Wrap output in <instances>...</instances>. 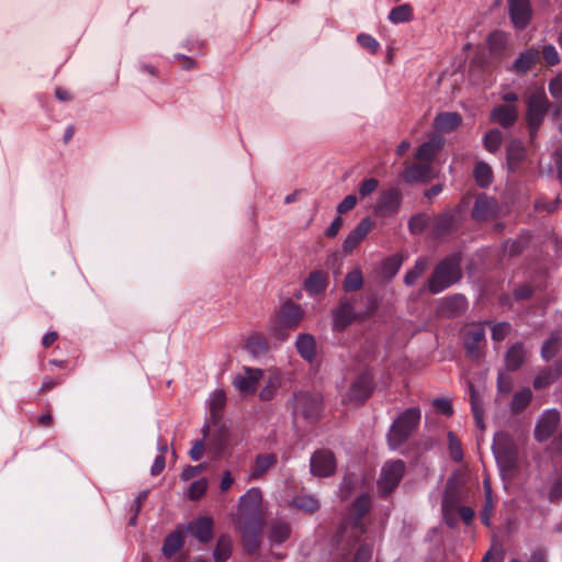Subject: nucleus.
<instances>
[{"label":"nucleus","mask_w":562,"mask_h":562,"mask_svg":"<svg viewBox=\"0 0 562 562\" xmlns=\"http://www.w3.org/2000/svg\"><path fill=\"white\" fill-rule=\"evenodd\" d=\"M261 505L262 493L258 487H250L238 501V512L243 519L240 531L248 552H255L260 543L263 526Z\"/></svg>","instance_id":"nucleus-1"},{"label":"nucleus","mask_w":562,"mask_h":562,"mask_svg":"<svg viewBox=\"0 0 562 562\" xmlns=\"http://www.w3.org/2000/svg\"><path fill=\"white\" fill-rule=\"evenodd\" d=\"M461 278L460 256L451 255L441 260L435 268L428 280L427 289L432 294H438L450 288Z\"/></svg>","instance_id":"nucleus-2"},{"label":"nucleus","mask_w":562,"mask_h":562,"mask_svg":"<svg viewBox=\"0 0 562 562\" xmlns=\"http://www.w3.org/2000/svg\"><path fill=\"white\" fill-rule=\"evenodd\" d=\"M419 419V408L411 407L394 420L387 434V443L392 450L398 449L412 436Z\"/></svg>","instance_id":"nucleus-3"},{"label":"nucleus","mask_w":562,"mask_h":562,"mask_svg":"<svg viewBox=\"0 0 562 562\" xmlns=\"http://www.w3.org/2000/svg\"><path fill=\"white\" fill-rule=\"evenodd\" d=\"M526 121L531 142L535 140L540 126L549 111L550 102L543 89L532 91L526 100Z\"/></svg>","instance_id":"nucleus-4"},{"label":"nucleus","mask_w":562,"mask_h":562,"mask_svg":"<svg viewBox=\"0 0 562 562\" xmlns=\"http://www.w3.org/2000/svg\"><path fill=\"white\" fill-rule=\"evenodd\" d=\"M323 409L322 397L316 393L300 392L294 395L293 411L295 416L316 419Z\"/></svg>","instance_id":"nucleus-5"},{"label":"nucleus","mask_w":562,"mask_h":562,"mask_svg":"<svg viewBox=\"0 0 562 562\" xmlns=\"http://www.w3.org/2000/svg\"><path fill=\"white\" fill-rule=\"evenodd\" d=\"M373 390V376L366 371L357 376L351 383L347 393L342 396V402L348 404H362Z\"/></svg>","instance_id":"nucleus-6"},{"label":"nucleus","mask_w":562,"mask_h":562,"mask_svg":"<svg viewBox=\"0 0 562 562\" xmlns=\"http://www.w3.org/2000/svg\"><path fill=\"white\" fill-rule=\"evenodd\" d=\"M405 472V463L402 460L387 461L381 469L379 488L384 493H391L401 482Z\"/></svg>","instance_id":"nucleus-7"},{"label":"nucleus","mask_w":562,"mask_h":562,"mask_svg":"<svg viewBox=\"0 0 562 562\" xmlns=\"http://www.w3.org/2000/svg\"><path fill=\"white\" fill-rule=\"evenodd\" d=\"M402 196L397 189L390 188L381 191L374 206V212L383 217L394 216L401 206Z\"/></svg>","instance_id":"nucleus-8"},{"label":"nucleus","mask_w":562,"mask_h":562,"mask_svg":"<svg viewBox=\"0 0 562 562\" xmlns=\"http://www.w3.org/2000/svg\"><path fill=\"white\" fill-rule=\"evenodd\" d=\"M508 14L514 26L519 30L526 29L532 18L530 0H507Z\"/></svg>","instance_id":"nucleus-9"},{"label":"nucleus","mask_w":562,"mask_h":562,"mask_svg":"<svg viewBox=\"0 0 562 562\" xmlns=\"http://www.w3.org/2000/svg\"><path fill=\"white\" fill-rule=\"evenodd\" d=\"M336 470V460L333 452L318 450L311 457V473L315 476L327 477Z\"/></svg>","instance_id":"nucleus-10"},{"label":"nucleus","mask_w":562,"mask_h":562,"mask_svg":"<svg viewBox=\"0 0 562 562\" xmlns=\"http://www.w3.org/2000/svg\"><path fill=\"white\" fill-rule=\"evenodd\" d=\"M263 371L258 368L245 367L243 372L237 373L233 379V385L241 393H254Z\"/></svg>","instance_id":"nucleus-11"},{"label":"nucleus","mask_w":562,"mask_h":562,"mask_svg":"<svg viewBox=\"0 0 562 562\" xmlns=\"http://www.w3.org/2000/svg\"><path fill=\"white\" fill-rule=\"evenodd\" d=\"M560 422V413L557 409H547L540 416L536 429L535 438L538 441H546L557 429Z\"/></svg>","instance_id":"nucleus-12"},{"label":"nucleus","mask_w":562,"mask_h":562,"mask_svg":"<svg viewBox=\"0 0 562 562\" xmlns=\"http://www.w3.org/2000/svg\"><path fill=\"white\" fill-rule=\"evenodd\" d=\"M498 213L497 201L487 196L486 194H480L476 196L473 209L472 217L476 221H487L494 218Z\"/></svg>","instance_id":"nucleus-13"},{"label":"nucleus","mask_w":562,"mask_h":562,"mask_svg":"<svg viewBox=\"0 0 562 562\" xmlns=\"http://www.w3.org/2000/svg\"><path fill=\"white\" fill-rule=\"evenodd\" d=\"M373 223L369 217L362 218L347 235L342 243L345 252H351L372 229Z\"/></svg>","instance_id":"nucleus-14"},{"label":"nucleus","mask_w":562,"mask_h":562,"mask_svg":"<svg viewBox=\"0 0 562 562\" xmlns=\"http://www.w3.org/2000/svg\"><path fill=\"white\" fill-rule=\"evenodd\" d=\"M443 139L439 134H431L428 140L419 145L415 158L431 165L437 153L441 149Z\"/></svg>","instance_id":"nucleus-15"},{"label":"nucleus","mask_w":562,"mask_h":562,"mask_svg":"<svg viewBox=\"0 0 562 562\" xmlns=\"http://www.w3.org/2000/svg\"><path fill=\"white\" fill-rule=\"evenodd\" d=\"M432 177V166L423 161L408 166L402 173L403 180L409 184L426 181Z\"/></svg>","instance_id":"nucleus-16"},{"label":"nucleus","mask_w":562,"mask_h":562,"mask_svg":"<svg viewBox=\"0 0 562 562\" xmlns=\"http://www.w3.org/2000/svg\"><path fill=\"white\" fill-rule=\"evenodd\" d=\"M355 318V308L352 304L347 301H340L338 307L333 312V327L335 330H344L351 324Z\"/></svg>","instance_id":"nucleus-17"},{"label":"nucleus","mask_w":562,"mask_h":562,"mask_svg":"<svg viewBox=\"0 0 562 562\" xmlns=\"http://www.w3.org/2000/svg\"><path fill=\"white\" fill-rule=\"evenodd\" d=\"M291 535L290 524L282 518L271 520L268 530V540L272 546H280L285 542Z\"/></svg>","instance_id":"nucleus-18"},{"label":"nucleus","mask_w":562,"mask_h":562,"mask_svg":"<svg viewBox=\"0 0 562 562\" xmlns=\"http://www.w3.org/2000/svg\"><path fill=\"white\" fill-rule=\"evenodd\" d=\"M187 530L199 541L209 542L213 537V521L210 517H200L191 521Z\"/></svg>","instance_id":"nucleus-19"},{"label":"nucleus","mask_w":562,"mask_h":562,"mask_svg":"<svg viewBox=\"0 0 562 562\" xmlns=\"http://www.w3.org/2000/svg\"><path fill=\"white\" fill-rule=\"evenodd\" d=\"M457 215L452 211H447L435 217L432 223V233L436 237H442L457 228Z\"/></svg>","instance_id":"nucleus-20"},{"label":"nucleus","mask_w":562,"mask_h":562,"mask_svg":"<svg viewBox=\"0 0 562 562\" xmlns=\"http://www.w3.org/2000/svg\"><path fill=\"white\" fill-rule=\"evenodd\" d=\"M328 285V274L322 270L313 271L304 280L303 289L310 296L318 295L325 292Z\"/></svg>","instance_id":"nucleus-21"},{"label":"nucleus","mask_w":562,"mask_h":562,"mask_svg":"<svg viewBox=\"0 0 562 562\" xmlns=\"http://www.w3.org/2000/svg\"><path fill=\"white\" fill-rule=\"evenodd\" d=\"M526 158V147L520 139H512L506 149L508 170L514 172Z\"/></svg>","instance_id":"nucleus-22"},{"label":"nucleus","mask_w":562,"mask_h":562,"mask_svg":"<svg viewBox=\"0 0 562 562\" xmlns=\"http://www.w3.org/2000/svg\"><path fill=\"white\" fill-rule=\"evenodd\" d=\"M485 330L482 327L469 329L464 337V347L468 357L477 359L480 357V344L484 341Z\"/></svg>","instance_id":"nucleus-23"},{"label":"nucleus","mask_w":562,"mask_h":562,"mask_svg":"<svg viewBox=\"0 0 562 562\" xmlns=\"http://www.w3.org/2000/svg\"><path fill=\"white\" fill-rule=\"evenodd\" d=\"M562 375V362H555L551 367L541 370L533 380L536 390L544 389L554 383Z\"/></svg>","instance_id":"nucleus-24"},{"label":"nucleus","mask_w":562,"mask_h":562,"mask_svg":"<svg viewBox=\"0 0 562 562\" xmlns=\"http://www.w3.org/2000/svg\"><path fill=\"white\" fill-rule=\"evenodd\" d=\"M491 119L503 127H510L517 121L518 112L515 105H498L492 110Z\"/></svg>","instance_id":"nucleus-25"},{"label":"nucleus","mask_w":562,"mask_h":562,"mask_svg":"<svg viewBox=\"0 0 562 562\" xmlns=\"http://www.w3.org/2000/svg\"><path fill=\"white\" fill-rule=\"evenodd\" d=\"M540 58V53L537 48H528L520 53L513 64V70L517 75H525L532 65H535Z\"/></svg>","instance_id":"nucleus-26"},{"label":"nucleus","mask_w":562,"mask_h":562,"mask_svg":"<svg viewBox=\"0 0 562 562\" xmlns=\"http://www.w3.org/2000/svg\"><path fill=\"white\" fill-rule=\"evenodd\" d=\"M299 355L306 361L312 362L316 356L315 338L311 334H300L295 340Z\"/></svg>","instance_id":"nucleus-27"},{"label":"nucleus","mask_w":562,"mask_h":562,"mask_svg":"<svg viewBox=\"0 0 562 562\" xmlns=\"http://www.w3.org/2000/svg\"><path fill=\"white\" fill-rule=\"evenodd\" d=\"M277 462V457L272 453H260L256 456L249 470L250 479H260Z\"/></svg>","instance_id":"nucleus-28"},{"label":"nucleus","mask_w":562,"mask_h":562,"mask_svg":"<svg viewBox=\"0 0 562 562\" xmlns=\"http://www.w3.org/2000/svg\"><path fill=\"white\" fill-rule=\"evenodd\" d=\"M461 123V116L456 112L439 113L434 120V127L439 133H449Z\"/></svg>","instance_id":"nucleus-29"},{"label":"nucleus","mask_w":562,"mask_h":562,"mask_svg":"<svg viewBox=\"0 0 562 562\" xmlns=\"http://www.w3.org/2000/svg\"><path fill=\"white\" fill-rule=\"evenodd\" d=\"M303 317V311L300 305L293 302H286L280 311V319L288 327H295Z\"/></svg>","instance_id":"nucleus-30"},{"label":"nucleus","mask_w":562,"mask_h":562,"mask_svg":"<svg viewBox=\"0 0 562 562\" xmlns=\"http://www.w3.org/2000/svg\"><path fill=\"white\" fill-rule=\"evenodd\" d=\"M526 359V351L521 342L514 344L505 355L506 367L515 371L521 367Z\"/></svg>","instance_id":"nucleus-31"},{"label":"nucleus","mask_w":562,"mask_h":562,"mask_svg":"<svg viewBox=\"0 0 562 562\" xmlns=\"http://www.w3.org/2000/svg\"><path fill=\"white\" fill-rule=\"evenodd\" d=\"M475 182L481 188H487L493 182V171L488 164L479 161L473 170Z\"/></svg>","instance_id":"nucleus-32"},{"label":"nucleus","mask_w":562,"mask_h":562,"mask_svg":"<svg viewBox=\"0 0 562 562\" xmlns=\"http://www.w3.org/2000/svg\"><path fill=\"white\" fill-rule=\"evenodd\" d=\"M232 544L233 542L229 536H221L213 552L214 561L226 562L232 554Z\"/></svg>","instance_id":"nucleus-33"},{"label":"nucleus","mask_w":562,"mask_h":562,"mask_svg":"<svg viewBox=\"0 0 562 562\" xmlns=\"http://www.w3.org/2000/svg\"><path fill=\"white\" fill-rule=\"evenodd\" d=\"M428 266L429 260L427 257L416 259L414 267L405 273L404 283L406 285H413L427 270Z\"/></svg>","instance_id":"nucleus-34"},{"label":"nucleus","mask_w":562,"mask_h":562,"mask_svg":"<svg viewBox=\"0 0 562 562\" xmlns=\"http://www.w3.org/2000/svg\"><path fill=\"white\" fill-rule=\"evenodd\" d=\"M246 349L254 357L265 356L268 351V342L261 335L254 334L246 341Z\"/></svg>","instance_id":"nucleus-35"},{"label":"nucleus","mask_w":562,"mask_h":562,"mask_svg":"<svg viewBox=\"0 0 562 562\" xmlns=\"http://www.w3.org/2000/svg\"><path fill=\"white\" fill-rule=\"evenodd\" d=\"M292 506L304 510L306 513H313L318 509L319 502L313 496L308 494H297L292 498Z\"/></svg>","instance_id":"nucleus-36"},{"label":"nucleus","mask_w":562,"mask_h":562,"mask_svg":"<svg viewBox=\"0 0 562 562\" xmlns=\"http://www.w3.org/2000/svg\"><path fill=\"white\" fill-rule=\"evenodd\" d=\"M562 348V337L554 333L542 345L541 357L548 361L552 359Z\"/></svg>","instance_id":"nucleus-37"},{"label":"nucleus","mask_w":562,"mask_h":562,"mask_svg":"<svg viewBox=\"0 0 562 562\" xmlns=\"http://www.w3.org/2000/svg\"><path fill=\"white\" fill-rule=\"evenodd\" d=\"M182 533L176 530L165 538L161 551L166 557L170 558L182 547Z\"/></svg>","instance_id":"nucleus-38"},{"label":"nucleus","mask_w":562,"mask_h":562,"mask_svg":"<svg viewBox=\"0 0 562 562\" xmlns=\"http://www.w3.org/2000/svg\"><path fill=\"white\" fill-rule=\"evenodd\" d=\"M413 19V9L411 4L403 3L393 8L389 13V20L394 24L408 22Z\"/></svg>","instance_id":"nucleus-39"},{"label":"nucleus","mask_w":562,"mask_h":562,"mask_svg":"<svg viewBox=\"0 0 562 562\" xmlns=\"http://www.w3.org/2000/svg\"><path fill=\"white\" fill-rule=\"evenodd\" d=\"M371 499L369 495L362 494L357 497L352 504V516L355 519V525H358L362 517L368 513L370 508Z\"/></svg>","instance_id":"nucleus-40"},{"label":"nucleus","mask_w":562,"mask_h":562,"mask_svg":"<svg viewBox=\"0 0 562 562\" xmlns=\"http://www.w3.org/2000/svg\"><path fill=\"white\" fill-rule=\"evenodd\" d=\"M503 143V133L498 128H494L485 133L483 136L484 148L490 153H496Z\"/></svg>","instance_id":"nucleus-41"},{"label":"nucleus","mask_w":562,"mask_h":562,"mask_svg":"<svg viewBox=\"0 0 562 562\" xmlns=\"http://www.w3.org/2000/svg\"><path fill=\"white\" fill-rule=\"evenodd\" d=\"M403 265V257L401 255H393L384 260L382 265V272L385 278H393Z\"/></svg>","instance_id":"nucleus-42"},{"label":"nucleus","mask_w":562,"mask_h":562,"mask_svg":"<svg viewBox=\"0 0 562 562\" xmlns=\"http://www.w3.org/2000/svg\"><path fill=\"white\" fill-rule=\"evenodd\" d=\"M226 403V395L223 390H215L210 394L207 404L211 411V415L214 418L217 413L224 407Z\"/></svg>","instance_id":"nucleus-43"},{"label":"nucleus","mask_w":562,"mask_h":562,"mask_svg":"<svg viewBox=\"0 0 562 562\" xmlns=\"http://www.w3.org/2000/svg\"><path fill=\"white\" fill-rule=\"evenodd\" d=\"M363 284V277L359 269H355L347 273L345 281H344V290L349 291H356L359 290Z\"/></svg>","instance_id":"nucleus-44"},{"label":"nucleus","mask_w":562,"mask_h":562,"mask_svg":"<svg viewBox=\"0 0 562 562\" xmlns=\"http://www.w3.org/2000/svg\"><path fill=\"white\" fill-rule=\"evenodd\" d=\"M470 401H471V407H472V412H473V416H474L476 425L480 428H484V424H483V408L479 404L477 394H476V391H475V389H474V386L472 384H470Z\"/></svg>","instance_id":"nucleus-45"},{"label":"nucleus","mask_w":562,"mask_h":562,"mask_svg":"<svg viewBox=\"0 0 562 562\" xmlns=\"http://www.w3.org/2000/svg\"><path fill=\"white\" fill-rule=\"evenodd\" d=\"M429 217L426 214L419 213L412 216L408 221V229L413 234H420L428 226Z\"/></svg>","instance_id":"nucleus-46"},{"label":"nucleus","mask_w":562,"mask_h":562,"mask_svg":"<svg viewBox=\"0 0 562 562\" xmlns=\"http://www.w3.org/2000/svg\"><path fill=\"white\" fill-rule=\"evenodd\" d=\"M531 391L530 389H524L515 393L512 401L513 411H521L524 409L531 400Z\"/></svg>","instance_id":"nucleus-47"},{"label":"nucleus","mask_w":562,"mask_h":562,"mask_svg":"<svg viewBox=\"0 0 562 562\" xmlns=\"http://www.w3.org/2000/svg\"><path fill=\"white\" fill-rule=\"evenodd\" d=\"M485 485V504L483 513L481 514V520L484 525L490 526L491 516L493 512V499H492V490L487 482H484Z\"/></svg>","instance_id":"nucleus-48"},{"label":"nucleus","mask_w":562,"mask_h":562,"mask_svg":"<svg viewBox=\"0 0 562 562\" xmlns=\"http://www.w3.org/2000/svg\"><path fill=\"white\" fill-rule=\"evenodd\" d=\"M507 37L503 32L490 34L487 44L492 52L499 53L506 47Z\"/></svg>","instance_id":"nucleus-49"},{"label":"nucleus","mask_w":562,"mask_h":562,"mask_svg":"<svg viewBox=\"0 0 562 562\" xmlns=\"http://www.w3.org/2000/svg\"><path fill=\"white\" fill-rule=\"evenodd\" d=\"M357 42L361 47H363L371 54H375L380 47L379 42L373 36L367 33H360L357 36Z\"/></svg>","instance_id":"nucleus-50"},{"label":"nucleus","mask_w":562,"mask_h":562,"mask_svg":"<svg viewBox=\"0 0 562 562\" xmlns=\"http://www.w3.org/2000/svg\"><path fill=\"white\" fill-rule=\"evenodd\" d=\"M207 480L200 479L191 483L189 487V497L190 499H199L207 490Z\"/></svg>","instance_id":"nucleus-51"},{"label":"nucleus","mask_w":562,"mask_h":562,"mask_svg":"<svg viewBox=\"0 0 562 562\" xmlns=\"http://www.w3.org/2000/svg\"><path fill=\"white\" fill-rule=\"evenodd\" d=\"M446 306L451 313H457L465 308L467 299L461 294L452 295L447 299Z\"/></svg>","instance_id":"nucleus-52"},{"label":"nucleus","mask_w":562,"mask_h":562,"mask_svg":"<svg viewBox=\"0 0 562 562\" xmlns=\"http://www.w3.org/2000/svg\"><path fill=\"white\" fill-rule=\"evenodd\" d=\"M510 324L509 323H497V324H494L492 326V339L494 341H502L505 339V337L509 334L510 331Z\"/></svg>","instance_id":"nucleus-53"},{"label":"nucleus","mask_w":562,"mask_h":562,"mask_svg":"<svg viewBox=\"0 0 562 562\" xmlns=\"http://www.w3.org/2000/svg\"><path fill=\"white\" fill-rule=\"evenodd\" d=\"M527 245V239L524 237H520L519 239L515 240H507L504 246V250L507 251L509 255H517L522 251V249Z\"/></svg>","instance_id":"nucleus-54"},{"label":"nucleus","mask_w":562,"mask_h":562,"mask_svg":"<svg viewBox=\"0 0 562 562\" xmlns=\"http://www.w3.org/2000/svg\"><path fill=\"white\" fill-rule=\"evenodd\" d=\"M542 54H543V58L548 65L554 66V65L559 64L560 56H559L557 48L553 45H551V44L546 45L542 49Z\"/></svg>","instance_id":"nucleus-55"},{"label":"nucleus","mask_w":562,"mask_h":562,"mask_svg":"<svg viewBox=\"0 0 562 562\" xmlns=\"http://www.w3.org/2000/svg\"><path fill=\"white\" fill-rule=\"evenodd\" d=\"M205 469H206V464L205 463H201V464H198V465H188L181 472V479L183 481H189V480L198 476L199 474H201Z\"/></svg>","instance_id":"nucleus-56"},{"label":"nucleus","mask_w":562,"mask_h":562,"mask_svg":"<svg viewBox=\"0 0 562 562\" xmlns=\"http://www.w3.org/2000/svg\"><path fill=\"white\" fill-rule=\"evenodd\" d=\"M548 88L554 99L562 98V71L550 80Z\"/></svg>","instance_id":"nucleus-57"},{"label":"nucleus","mask_w":562,"mask_h":562,"mask_svg":"<svg viewBox=\"0 0 562 562\" xmlns=\"http://www.w3.org/2000/svg\"><path fill=\"white\" fill-rule=\"evenodd\" d=\"M278 389V381L276 379H269L266 386L260 391L259 397L262 401H269L274 396V393Z\"/></svg>","instance_id":"nucleus-58"},{"label":"nucleus","mask_w":562,"mask_h":562,"mask_svg":"<svg viewBox=\"0 0 562 562\" xmlns=\"http://www.w3.org/2000/svg\"><path fill=\"white\" fill-rule=\"evenodd\" d=\"M379 187V181L374 178L366 179L361 182L359 194L363 198L371 194Z\"/></svg>","instance_id":"nucleus-59"},{"label":"nucleus","mask_w":562,"mask_h":562,"mask_svg":"<svg viewBox=\"0 0 562 562\" xmlns=\"http://www.w3.org/2000/svg\"><path fill=\"white\" fill-rule=\"evenodd\" d=\"M560 203L559 198L553 201H544L543 199H538L535 202V207L537 211H544L548 213L554 212Z\"/></svg>","instance_id":"nucleus-60"},{"label":"nucleus","mask_w":562,"mask_h":562,"mask_svg":"<svg viewBox=\"0 0 562 562\" xmlns=\"http://www.w3.org/2000/svg\"><path fill=\"white\" fill-rule=\"evenodd\" d=\"M357 204V196L353 194L347 195L338 205H337V212L339 214H342L347 211L352 210Z\"/></svg>","instance_id":"nucleus-61"},{"label":"nucleus","mask_w":562,"mask_h":562,"mask_svg":"<svg viewBox=\"0 0 562 562\" xmlns=\"http://www.w3.org/2000/svg\"><path fill=\"white\" fill-rule=\"evenodd\" d=\"M204 453V439L196 440L189 451V454L193 461H198Z\"/></svg>","instance_id":"nucleus-62"},{"label":"nucleus","mask_w":562,"mask_h":562,"mask_svg":"<svg viewBox=\"0 0 562 562\" xmlns=\"http://www.w3.org/2000/svg\"><path fill=\"white\" fill-rule=\"evenodd\" d=\"M434 406L445 415H452L453 413L452 405L447 398H436L434 401Z\"/></svg>","instance_id":"nucleus-63"},{"label":"nucleus","mask_w":562,"mask_h":562,"mask_svg":"<svg viewBox=\"0 0 562 562\" xmlns=\"http://www.w3.org/2000/svg\"><path fill=\"white\" fill-rule=\"evenodd\" d=\"M372 557V550L368 546H361L355 555L353 562H369Z\"/></svg>","instance_id":"nucleus-64"}]
</instances>
